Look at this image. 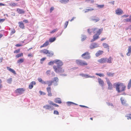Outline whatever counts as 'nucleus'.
I'll return each instance as SVG.
<instances>
[{"label": "nucleus", "mask_w": 131, "mask_h": 131, "mask_svg": "<svg viewBox=\"0 0 131 131\" xmlns=\"http://www.w3.org/2000/svg\"><path fill=\"white\" fill-rule=\"evenodd\" d=\"M55 62L57 66L54 65L53 66V68L55 72L60 73H63L64 72V70L61 67L63 65L62 61L60 60L56 59Z\"/></svg>", "instance_id": "f257e3e1"}, {"label": "nucleus", "mask_w": 131, "mask_h": 131, "mask_svg": "<svg viewBox=\"0 0 131 131\" xmlns=\"http://www.w3.org/2000/svg\"><path fill=\"white\" fill-rule=\"evenodd\" d=\"M116 90L118 93L124 91L126 87L122 83L116 84Z\"/></svg>", "instance_id": "f03ea898"}, {"label": "nucleus", "mask_w": 131, "mask_h": 131, "mask_svg": "<svg viewBox=\"0 0 131 131\" xmlns=\"http://www.w3.org/2000/svg\"><path fill=\"white\" fill-rule=\"evenodd\" d=\"M53 81H47V84H48V87L46 88V90L48 93V96H52V94L51 92V87L49 86L52 85L53 83Z\"/></svg>", "instance_id": "7ed1b4c3"}, {"label": "nucleus", "mask_w": 131, "mask_h": 131, "mask_svg": "<svg viewBox=\"0 0 131 131\" xmlns=\"http://www.w3.org/2000/svg\"><path fill=\"white\" fill-rule=\"evenodd\" d=\"M103 30V29L102 28L100 29L96 34L93 36V38L91 41V42H92L95 41L99 38V35L101 34Z\"/></svg>", "instance_id": "20e7f679"}, {"label": "nucleus", "mask_w": 131, "mask_h": 131, "mask_svg": "<svg viewBox=\"0 0 131 131\" xmlns=\"http://www.w3.org/2000/svg\"><path fill=\"white\" fill-rule=\"evenodd\" d=\"M25 91V90L24 88H18L15 90V92L21 95L24 93Z\"/></svg>", "instance_id": "39448f33"}, {"label": "nucleus", "mask_w": 131, "mask_h": 131, "mask_svg": "<svg viewBox=\"0 0 131 131\" xmlns=\"http://www.w3.org/2000/svg\"><path fill=\"white\" fill-rule=\"evenodd\" d=\"M76 63L78 65L81 66L87 65V63L85 61H83L80 60H77L76 61Z\"/></svg>", "instance_id": "423d86ee"}, {"label": "nucleus", "mask_w": 131, "mask_h": 131, "mask_svg": "<svg viewBox=\"0 0 131 131\" xmlns=\"http://www.w3.org/2000/svg\"><path fill=\"white\" fill-rule=\"evenodd\" d=\"M90 20L94 21L95 22L98 21L100 20L99 18L95 16H92L90 17Z\"/></svg>", "instance_id": "0eeeda50"}, {"label": "nucleus", "mask_w": 131, "mask_h": 131, "mask_svg": "<svg viewBox=\"0 0 131 131\" xmlns=\"http://www.w3.org/2000/svg\"><path fill=\"white\" fill-rule=\"evenodd\" d=\"M99 47V44L96 43H92L90 46L91 49H93Z\"/></svg>", "instance_id": "6e6552de"}, {"label": "nucleus", "mask_w": 131, "mask_h": 131, "mask_svg": "<svg viewBox=\"0 0 131 131\" xmlns=\"http://www.w3.org/2000/svg\"><path fill=\"white\" fill-rule=\"evenodd\" d=\"M116 13L118 15H120L123 14V10L120 8H118L115 11Z\"/></svg>", "instance_id": "1a4fd4ad"}, {"label": "nucleus", "mask_w": 131, "mask_h": 131, "mask_svg": "<svg viewBox=\"0 0 131 131\" xmlns=\"http://www.w3.org/2000/svg\"><path fill=\"white\" fill-rule=\"evenodd\" d=\"M36 84V82L35 81H32L31 82L29 86V89H32L33 87V85H35Z\"/></svg>", "instance_id": "9d476101"}, {"label": "nucleus", "mask_w": 131, "mask_h": 131, "mask_svg": "<svg viewBox=\"0 0 131 131\" xmlns=\"http://www.w3.org/2000/svg\"><path fill=\"white\" fill-rule=\"evenodd\" d=\"M103 46L104 47V48H107V49L108 51V52L109 51V46L106 43H103Z\"/></svg>", "instance_id": "9b49d317"}, {"label": "nucleus", "mask_w": 131, "mask_h": 131, "mask_svg": "<svg viewBox=\"0 0 131 131\" xmlns=\"http://www.w3.org/2000/svg\"><path fill=\"white\" fill-rule=\"evenodd\" d=\"M98 80L99 84L102 86H103L104 84V82L100 78H98Z\"/></svg>", "instance_id": "f8f14e48"}, {"label": "nucleus", "mask_w": 131, "mask_h": 131, "mask_svg": "<svg viewBox=\"0 0 131 131\" xmlns=\"http://www.w3.org/2000/svg\"><path fill=\"white\" fill-rule=\"evenodd\" d=\"M7 69L9 71H10V72H12L14 74H16V73L15 71V70H14L13 69L11 68H9V67H7Z\"/></svg>", "instance_id": "ddd939ff"}, {"label": "nucleus", "mask_w": 131, "mask_h": 131, "mask_svg": "<svg viewBox=\"0 0 131 131\" xmlns=\"http://www.w3.org/2000/svg\"><path fill=\"white\" fill-rule=\"evenodd\" d=\"M81 56L82 57L85 56L86 57H90V54L88 52H86L83 53L82 55Z\"/></svg>", "instance_id": "4468645a"}, {"label": "nucleus", "mask_w": 131, "mask_h": 131, "mask_svg": "<svg viewBox=\"0 0 131 131\" xmlns=\"http://www.w3.org/2000/svg\"><path fill=\"white\" fill-rule=\"evenodd\" d=\"M17 11L19 14H24L25 13V11L22 9L19 8H17Z\"/></svg>", "instance_id": "2eb2a0df"}, {"label": "nucleus", "mask_w": 131, "mask_h": 131, "mask_svg": "<svg viewBox=\"0 0 131 131\" xmlns=\"http://www.w3.org/2000/svg\"><path fill=\"white\" fill-rule=\"evenodd\" d=\"M19 26V27L22 29H24L25 26L24 23L22 22H18Z\"/></svg>", "instance_id": "dca6fc26"}, {"label": "nucleus", "mask_w": 131, "mask_h": 131, "mask_svg": "<svg viewBox=\"0 0 131 131\" xmlns=\"http://www.w3.org/2000/svg\"><path fill=\"white\" fill-rule=\"evenodd\" d=\"M100 29H99L97 28H95L93 29H91V31H92L94 33H95L96 32V33Z\"/></svg>", "instance_id": "f3484780"}, {"label": "nucleus", "mask_w": 131, "mask_h": 131, "mask_svg": "<svg viewBox=\"0 0 131 131\" xmlns=\"http://www.w3.org/2000/svg\"><path fill=\"white\" fill-rule=\"evenodd\" d=\"M54 102L56 103L60 104L61 103V99L59 98H57L55 99Z\"/></svg>", "instance_id": "a211bd4d"}, {"label": "nucleus", "mask_w": 131, "mask_h": 131, "mask_svg": "<svg viewBox=\"0 0 131 131\" xmlns=\"http://www.w3.org/2000/svg\"><path fill=\"white\" fill-rule=\"evenodd\" d=\"M49 43V42L48 41H46L42 45L40 46V48H41L43 47H46L48 45Z\"/></svg>", "instance_id": "6ab92c4d"}, {"label": "nucleus", "mask_w": 131, "mask_h": 131, "mask_svg": "<svg viewBox=\"0 0 131 131\" xmlns=\"http://www.w3.org/2000/svg\"><path fill=\"white\" fill-rule=\"evenodd\" d=\"M103 52V51L99 50L96 53V57H98L100 55L102 54Z\"/></svg>", "instance_id": "aec40b11"}, {"label": "nucleus", "mask_w": 131, "mask_h": 131, "mask_svg": "<svg viewBox=\"0 0 131 131\" xmlns=\"http://www.w3.org/2000/svg\"><path fill=\"white\" fill-rule=\"evenodd\" d=\"M52 107L49 105H46L43 106V107L46 109H50Z\"/></svg>", "instance_id": "412c9836"}, {"label": "nucleus", "mask_w": 131, "mask_h": 131, "mask_svg": "<svg viewBox=\"0 0 131 131\" xmlns=\"http://www.w3.org/2000/svg\"><path fill=\"white\" fill-rule=\"evenodd\" d=\"M128 52L126 54L127 56H129L131 53V46L128 47Z\"/></svg>", "instance_id": "4be33fe9"}, {"label": "nucleus", "mask_w": 131, "mask_h": 131, "mask_svg": "<svg viewBox=\"0 0 131 131\" xmlns=\"http://www.w3.org/2000/svg\"><path fill=\"white\" fill-rule=\"evenodd\" d=\"M98 61L101 63H103L106 62V61L105 59L102 58L98 60Z\"/></svg>", "instance_id": "5701e85b"}, {"label": "nucleus", "mask_w": 131, "mask_h": 131, "mask_svg": "<svg viewBox=\"0 0 131 131\" xmlns=\"http://www.w3.org/2000/svg\"><path fill=\"white\" fill-rule=\"evenodd\" d=\"M40 52L46 54H47L49 52V51L47 49H45L41 50Z\"/></svg>", "instance_id": "b1692460"}, {"label": "nucleus", "mask_w": 131, "mask_h": 131, "mask_svg": "<svg viewBox=\"0 0 131 131\" xmlns=\"http://www.w3.org/2000/svg\"><path fill=\"white\" fill-rule=\"evenodd\" d=\"M38 80L39 82H41L43 84H46V82L45 81H43L42 79L40 78H38Z\"/></svg>", "instance_id": "393cba45"}, {"label": "nucleus", "mask_w": 131, "mask_h": 131, "mask_svg": "<svg viewBox=\"0 0 131 131\" xmlns=\"http://www.w3.org/2000/svg\"><path fill=\"white\" fill-rule=\"evenodd\" d=\"M56 60L53 61H51L49 62L48 63V65H53L54 63H56Z\"/></svg>", "instance_id": "a878e982"}, {"label": "nucleus", "mask_w": 131, "mask_h": 131, "mask_svg": "<svg viewBox=\"0 0 131 131\" xmlns=\"http://www.w3.org/2000/svg\"><path fill=\"white\" fill-rule=\"evenodd\" d=\"M53 54V51H49V52L47 54H48V56L50 57H51L52 56Z\"/></svg>", "instance_id": "bb28decb"}, {"label": "nucleus", "mask_w": 131, "mask_h": 131, "mask_svg": "<svg viewBox=\"0 0 131 131\" xmlns=\"http://www.w3.org/2000/svg\"><path fill=\"white\" fill-rule=\"evenodd\" d=\"M69 1V0H60V2L62 4H66Z\"/></svg>", "instance_id": "cd10ccee"}, {"label": "nucleus", "mask_w": 131, "mask_h": 131, "mask_svg": "<svg viewBox=\"0 0 131 131\" xmlns=\"http://www.w3.org/2000/svg\"><path fill=\"white\" fill-rule=\"evenodd\" d=\"M81 41H83L86 38V36L84 35H81Z\"/></svg>", "instance_id": "c85d7f7f"}, {"label": "nucleus", "mask_w": 131, "mask_h": 131, "mask_svg": "<svg viewBox=\"0 0 131 131\" xmlns=\"http://www.w3.org/2000/svg\"><path fill=\"white\" fill-rule=\"evenodd\" d=\"M123 21L124 22H130L129 18L124 19Z\"/></svg>", "instance_id": "c756f323"}, {"label": "nucleus", "mask_w": 131, "mask_h": 131, "mask_svg": "<svg viewBox=\"0 0 131 131\" xmlns=\"http://www.w3.org/2000/svg\"><path fill=\"white\" fill-rule=\"evenodd\" d=\"M106 82L108 86H112V83H111L109 79H107L106 80Z\"/></svg>", "instance_id": "7c9ffc66"}, {"label": "nucleus", "mask_w": 131, "mask_h": 131, "mask_svg": "<svg viewBox=\"0 0 131 131\" xmlns=\"http://www.w3.org/2000/svg\"><path fill=\"white\" fill-rule=\"evenodd\" d=\"M56 38L55 37L51 38L49 39V41L50 42H52L56 40Z\"/></svg>", "instance_id": "2f4dec72"}, {"label": "nucleus", "mask_w": 131, "mask_h": 131, "mask_svg": "<svg viewBox=\"0 0 131 131\" xmlns=\"http://www.w3.org/2000/svg\"><path fill=\"white\" fill-rule=\"evenodd\" d=\"M131 87V79H130V81L128 83V85L127 87H128V89H129Z\"/></svg>", "instance_id": "473e14b6"}, {"label": "nucleus", "mask_w": 131, "mask_h": 131, "mask_svg": "<svg viewBox=\"0 0 131 131\" xmlns=\"http://www.w3.org/2000/svg\"><path fill=\"white\" fill-rule=\"evenodd\" d=\"M96 5H97V7L100 8H103L104 6V5H100L97 4Z\"/></svg>", "instance_id": "72a5a7b5"}, {"label": "nucleus", "mask_w": 131, "mask_h": 131, "mask_svg": "<svg viewBox=\"0 0 131 131\" xmlns=\"http://www.w3.org/2000/svg\"><path fill=\"white\" fill-rule=\"evenodd\" d=\"M85 2L87 3H93L94 2V0H86Z\"/></svg>", "instance_id": "f704fd0d"}, {"label": "nucleus", "mask_w": 131, "mask_h": 131, "mask_svg": "<svg viewBox=\"0 0 131 131\" xmlns=\"http://www.w3.org/2000/svg\"><path fill=\"white\" fill-rule=\"evenodd\" d=\"M23 56V53H21L19 54H18L16 56V57H19Z\"/></svg>", "instance_id": "c9c22d12"}, {"label": "nucleus", "mask_w": 131, "mask_h": 131, "mask_svg": "<svg viewBox=\"0 0 131 131\" xmlns=\"http://www.w3.org/2000/svg\"><path fill=\"white\" fill-rule=\"evenodd\" d=\"M59 79L58 77H55L54 78V80L53 81V82H57L58 81Z\"/></svg>", "instance_id": "e433bc0d"}, {"label": "nucleus", "mask_w": 131, "mask_h": 131, "mask_svg": "<svg viewBox=\"0 0 131 131\" xmlns=\"http://www.w3.org/2000/svg\"><path fill=\"white\" fill-rule=\"evenodd\" d=\"M95 74L96 75H98L100 77H104V75L103 73H96Z\"/></svg>", "instance_id": "4c0bfd02"}, {"label": "nucleus", "mask_w": 131, "mask_h": 131, "mask_svg": "<svg viewBox=\"0 0 131 131\" xmlns=\"http://www.w3.org/2000/svg\"><path fill=\"white\" fill-rule=\"evenodd\" d=\"M107 75L109 77H112L114 75V73H112L110 72H108L107 73Z\"/></svg>", "instance_id": "58836bf2"}, {"label": "nucleus", "mask_w": 131, "mask_h": 131, "mask_svg": "<svg viewBox=\"0 0 131 131\" xmlns=\"http://www.w3.org/2000/svg\"><path fill=\"white\" fill-rule=\"evenodd\" d=\"M58 28H56V29H54L52 30L50 32V33H53L54 32H55L56 31H58Z\"/></svg>", "instance_id": "ea45409f"}, {"label": "nucleus", "mask_w": 131, "mask_h": 131, "mask_svg": "<svg viewBox=\"0 0 131 131\" xmlns=\"http://www.w3.org/2000/svg\"><path fill=\"white\" fill-rule=\"evenodd\" d=\"M7 82L9 83H11L12 81V79L11 78H10L7 80Z\"/></svg>", "instance_id": "a19ab883"}, {"label": "nucleus", "mask_w": 131, "mask_h": 131, "mask_svg": "<svg viewBox=\"0 0 131 131\" xmlns=\"http://www.w3.org/2000/svg\"><path fill=\"white\" fill-rule=\"evenodd\" d=\"M24 60L23 59H21L18 61L17 62L19 63H21L23 62Z\"/></svg>", "instance_id": "79ce46f5"}, {"label": "nucleus", "mask_w": 131, "mask_h": 131, "mask_svg": "<svg viewBox=\"0 0 131 131\" xmlns=\"http://www.w3.org/2000/svg\"><path fill=\"white\" fill-rule=\"evenodd\" d=\"M91 29H89L88 30V32L90 35H91L92 33L93 32L92 31H91V30H90Z\"/></svg>", "instance_id": "37998d69"}, {"label": "nucleus", "mask_w": 131, "mask_h": 131, "mask_svg": "<svg viewBox=\"0 0 131 131\" xmlns=\"http://www.w3.org/2000/svg\"><path fill=\"white\" fill-rule=\"evenodd\" d=\"M128 119H131V114H128L127 116Z\"/></svg>", "instance_id": "c03bdc74"}, {"label": "nucleus", "mask_w": 131, "mask_h": 131, "mask_svg": "<svg viewBox=\"0 0 131 131\" xmlns=\"http://www.w3.org/2000/svg\"><path fill=\"white\" fill-rule=\"evenodd\" d=\"M82 75L83 77H84L85 78H88L89 77V76L88 75L86 74H81L80 75Z\"/></svg>", "instance_id": "a18cd8bd"}, {"label": "nucleus", "mask_w": 131, "mask_h": 131, "mask_svg": "<svg viewBox=\"0 0 131 131\" xmlns=\"http://www.w3.org/2000/svg\"><path fill=\"white\" fill-rule=\"evenodd\" d=\"M39 92L41 95H45L46 94V93H45L41 91H40Z\"/></svg>", "instance_id": "49530a36"}, {"label": "nucleus", "mask_w": 131, "mask_h": 131, "mask_svg": "<svg viewBox=\"0 0 131 131\" xmlns=\"http://www.w3.org/2000/svg\"><path fill=\"white\" fill-rule=\"evenodd\" d=\"M53 113L54 114L57 115H58L59 114V113L58 111L56 110H54V111Z\"/></svg>", "instance_id": "de8ad7c7"}, {"label": "nucleus", "mask_w": 131, "mask_h": 131, "mask_svg": "<svg viewBox=\"0 0 131 131\" xmlns=\"http://www.w3.org/2000/svg\"><path fill=\"white\" fill-rule=\"evenodd\" d=\"M107 104L108 106H111L112 107H114V106L113 104L112 103H107Z\"/></svg>", "instance_id": "09e8293b"}, {"label": "nucleus", "mask_w": 131, "mask_h": 131, "mask_svg": "<svg viewBox=\"0 0 131 131\" xmlns=\"http://www.w3.org/2000/svg\"><path fill=\"white\" fill-rule=\"evenodd\" d=\"M48 102L50 105H53L54 103H53L52 101H48Z\"/></svg>", "instance_id": "8fccbe9b"}, {"label": "nucleus", "mask_w": 131, "mask_h": 131, "mask_svg": "<svg viewBox=\"0 0 131 131\" xmlns=\"http://www.w3.org/2000/svg\"><path fill=\"white\" fill-rule=\"evenodd\" d=\"M68 24V21H66L65 24V25L64 26V29H65L66 28H67V26Z\"/></svg>", "instance_id": "3c124183"}, {"label": "nucleus", "mask_w": 131, "mask_h": 131, "mask_svg": "<svg viewBox=\"0 0 131 131\" xmlns=\"http://www.w3.org/2000/svg\"><path fill=\"white\" fill-rule=\"evenodd\" d=\"M50 72H51L50 70H47L46 71V73L47 75H49L50 74Z\"/></svg>", "instance_id": "603ef678"}, {"label": "nucleus", "mask_w": 131, "mask_h": 131, "mask_svg": "<svg viewBox=\"0 0 131 131\" xmlns=\"http://www.w3.org/2000/svg\"><path fill=\"white\" fill-rule=\"evenodd\" d=\"M15 32V31L14 29H13V30H12V31H11V32L10 33V35H12V34H13Z\"/></svg>", "instance_id": "864d4df0"}, {"label": "nucleus", "mask_w": 131, "mask_h": 131, "mask_svg": "<svg viewBox=\"0 0 131 131\" xmlns=\"http://www.w3.org/2000/svg\"><path fill=\"white\" fill-rule=\"evenodd\" d=\"M45 58H42L40 60L41 63H42L43 61L45 60Z\"/></svg>", "instance_id": "5fc2aeb1"}, {"label": "nucleus", "mask_w": 131, "mask_h": 131, "mask_svg": "<svg viewBox=\"0 0 131 131\" xmlns=\"http://www.w3.org/2000/svg\"><path fill=\"white\" fill-rule=\"evenodd\" d=\"M88 12L92 11L94 10V9L92 8H90L89 9H87Z\"/></svg>", "instance_id": "6e6d98bb"}, {"label": "nucleus", "mask_w": 131, "mask_h": 131, "mask_svg": "<svg viewBox=\"0 0 131 131\" xmlns=\"http://www.w3.org/2000/svg\"><path fill=\"white\" fill-rule=\"evenodd\" d=\"M20 51L19 49H17L14 51V53H18Z\"/></svg>", "instance_id": "4d7b16f0"}, {"label": "nucleus", "mask_w": 131, "mask_h": 131, "mask_svg": "<svg viewBox=\"0 0 131 131\" xmlns=\"http://www.w3.org/2000/svg\"><path fill=\"white\" fill-rule=\"evenodd\" d=\"M107 62L109 63L111 62V58H109L108 59Z\"/></svg>", "instance_id": "13d9d810"}, {"label": "nucleus", "mask_w": 131, "mask_h": 131, "mask_svg": "<svg viewBox=\"0 0 131 131\" xmlns=\"http://www.w3.org/2000/svg\"><path fill=\"white\" fill-rule=\"evenodd\" d=\"M113 88L112 85V86H108V89L109 90H112Z\"/></svg>", "instance_id": "bf43d9fd"}, {"label": "nucleus", "mask_w": 131, "mask_h": 131, "mask_svg": "<svg viewBox=\"0 0 131 131\" xmlns=\"http://www.w3.org/2000/svg\"><path fill=\"white\" fill-rule=\"evenodd\" d=\"M121 101L122 102V103H125V101L123 99V97H121Z\"/></svg>", "instance_id": "052dcab7"}, {"label": "nucleus", "mask_w": 131, "mask_h": 131, "mask_svg": "<svg viewBox=\"0 0 131 131\" xmlns=\"http://www.w3.org/2000/svg\"><path fill=\"white\" fill-rule=\"evenodd\" d=\"M54 8L53 7H51L50 9V12L51 13L52 11L53 10Z\"/></svg>", "instance_id": "680f3d73"}, {"label": "nucleus", "mask_w": 131, "mask_h": 131, "mask_svg": "<svg viewBox=\"0 0 131 131\" xmlns=\"http://www.w3.org/2000/svg\"><path fill=\"white\" fill-rule=\"evenodd\" d=\"M23 21L24 22H25V23H28V21L26 19H24L23 20Z\"/></svg>", "instance_id": "e2e57ef3"}, {"label": "nucleus", "mask_w": 131, "mask_h": 131, "mask_svg": "<svg viewBox=\"0 0 131 131\" xmlns=\"http://www.w3.org/2000/svg\"><path fill=\"white\" fill-rule=\"evenodd\" d=\"M28 56L29 57H33V56L32 54L30 53L28 54Z\"/></svg>", "instance_id": "0e129e2a"}, {"label": "nucleus", "mask_w": 131, "mask_h": 131, "mask_svg": "<svg viewBox=\"0 0 131 131\" xmlns=\"http://www.w3.org/2000/svg\"><path fill=\"white\" fill-rule=\"evenodd\" d=\"M5 20V19H0V22H3Z\"/></svg>", "instance_id": "69168bd1"}, {"label": "nucleus", "mask_w": 131, "mask_h": 131, "mask_svg": "<svg viewBox=\"0 0 131 131\" xmlns=\"http://www.w3.org/2000/svg\"><path fill=\"white\" fill-rule=\"evenodd\" d=\"M114 2H114V1H112V2H109V3L112 4L113 5H114Z\"/></svg>", "instance_id": "338daca9"}, {"label": "nucleus", "mask_w": 131, "mask_h": 131, "mask_svg": "<svg viewBox=\"0 0 131 131\" xmlns=\"http://www.w3.org/2000/svg\"><path fill=\"white\" fill-rule=\"evenodd\" d=\"M15 46L16 47H19V46H22V45H21L20 44H17L16 45H15Z\"/></svg>", "instance_id": "774afa93"}]
</instances>
